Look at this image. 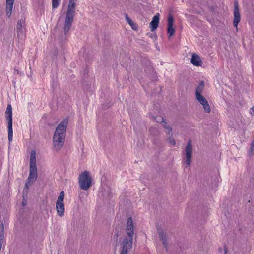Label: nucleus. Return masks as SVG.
Segmentation results:
<instances>
[{"label":"nucleus","mask_w":254,"mask_h":254,"mask_svg":"<svg viewBox=\"0 0 254 254\" xmlns=\"http://www.w3.org/2000/svg\"><path fill=\"white\" fill-rule=\"evenodd\" d=\"M38 170L36 165V153L35 151L32 150L29 156V174L25 184V187L28 188L38 178Z\"/></svg>","instance_id":"nucleus-1"},{"label":"nucleus","mask_w":254,"mask_h":254,"mask_svg":"<svg viewBox=\"0 0 254 254\" xmlns=\"http://www.w3.org/2000/svg\"><path fill=\"white\" fill-rule=\"evenodd\" d=\"M76 7V0H70L65 14V21L63 24V30L65 34L68 32L74 18Z\"/></svg>","instance_id":"nucleus-2"},{"label":"nucleus","mask_w":254,"mask_h":254,"mask_svg":"<svg viewBox=\"0 0 254 254\" xmlns=\"http://www.w3.org/2000/svg\"><path fill=\"white\" fill-rule=\"evenodd\" d=\"M68 120L67 119H64L58 125L53 136L54 142L62 143L64 142L65 139V132L67 129Z\"/></svg>","instance_id":"nucleus-3"},{"label":"nucleus","mask_w":254,"mask_h":254,"mask_svg":"<svg viewBox=\"0 0 254 254\" xmlns=\"http://www.w3.org/2000/svg\"><path fill=\"white\" fill-rule=\"evenodd\" d=\"M204 88V83L203 81L201 82L198 85L195 91V97L200 104L202 105L203 108L205 112L209 113L211 111V107L209 105L208 102L206 99L202 96V93Z\"/></svg>","instance_id":"nucleus-4"},{"label":"nucleus","mask_w":254,"mask_h":254,"mask_svg":"<svg viewBox=\"0 0 254 254\" xmlns=\"http://www.w3.org/2000/svg\"><path fill=\"white\" fill-rule=\"evenodd\" d=\"M93 178L90 172L85 171L79 176V184L80 188L84 190H88L92 184Z\"/></svg>","instance_id":"nucleus-5"},{"label":"nucleus","mask_w":254,"mask_h":254,"mask_svg":"<svg viewBox=\"0 0 254 254\" xmlns=\"http://www.w3.org/2000/svg\"><path fill=\"white\" fill-rule=\"evenodd\" d=\"M5 118L8 129L9 141H12L13 128H12V108L11 104H8L5 111Z\"/></svg>","instance_id":"nucleus-6"},{"label":"nucleus","mask_w":254,"mask_h":254,"mask_svg":"<svg viewBox=\"0 0 254 254\" xmlns=\"http://www.w3.org/2000/svg\"><path fill=\"white\" fill-rule=\"evenodd\" d=\"M64 192L61 191L56 201V210L60 217H63L65 215V206L64 202Z\"/></svg>","instance_id":"nucleus-7"},{"label":"nucleus","mask_w":254,"mask_h":254,"mask_svg":"<svg viewBox=\"0 0 254 254\" xmlns=\"http://www.w3.org/2000/svg\"><path fill=\"white\" fill-rule=\"evenodd\" d=\"M192 146L191 144H187L185 148L184 156L183 158V164L185 167L190 165L192 158Z\"/></svg>","instance_id":"nucleus-8"},{"label":"nucleus","mask_w":254,"mask_h":254,"mask_svg":"<svg viewBox=\"0 0 254 254\" xmlns=\"http://www.w3.org/2000/svg\"><path fill=\"white\" fill-rule=\"evenodd\" d=\"M132 241L133 238L129 236L123 238L121 241L122 250L120 254H127L132 248Z\"/></svg>","instance_id":"nucleus-9"},{"label":"nucleus","mask_w":254,"mask_h":254,"mask_svg":"<svg viewBox=\"0 0 254 254\" xmlns=\"http://www.w3.org/2000/svg\"><path fill=\"white\" fill-rule=\"evenodd\" d=\"M25 22L20 20L17 22L16 31L17 33V37L19 40L23 41L25 38V29L24 28Z\"/></svg>","instance_id":"nucleus-10"},{"label":"nucleus","mask_w":254,"mask_h":254,"mask_svg":"<svg viewBox=\"0 0 254 254\" xmlns=\"http://www.w3.org/2000/svg\"><path fill=\"white\" fill-rule=\"evenodd\" d=\"M234 26L237 28L238 23L241 20V16L238 2H237L234 3Z\"/></svg>","instance_id":"nucleus-11"},{"label":"nucleus","mask_w":254,"mask_h":254,"mask_svg":"<svg viewBox=\"0 0 254 254\" xmlns=\"http://www.w3.org/2000/svg\"><path fill=\"white\" fill-rule=\"evenodd\" d=\"M126 232L127 236L133 238L134 235V225L132 218L129 217L127 222Z\"/></svg>","instance_id":"nucleus-12"},{"label":"nucleus","mask_w":254,"mask_h":254,"mask_svg":"<svg viewBox=\"0 0 254 254\" xmlns=\"http://www.w3.org/2000/svg\"><path fill=\"white\" fill-rule=\"evenodd\" d=\"M173 26L174 19L173 18L172 16H169L168 18L167 23V33L169 38L174 34L175 30Z\"/></svg>","instance_id":"nucleus-13"},{"label":"nucleus","mask_w":254,"mask_h":254,"mask_svg":"<svg viewBox=\"0 0 254 254\" xmlns=\"http://www.w3.org/2000/svg\"><path fill=\"white\" fill-rule=\"evenodd\" d=\"M14 0H6L5 12L7 17H10L13 10Z\"/></svg>","instance_id":"nucleus-14"},{"label":"nucleus","mask_w":254,"mask_h":254,"mask_svg":"<svg viewBox=\"0 0 254 254\" xmlns=\"http://www.w3.org/2000/svg\"><path fill=\"white\" fill-rule=\"evenodd\" d=\"M159 22V16L158 14L155 15L152 18L150 23V30L152 31L156 29L158 27V24Z\"/></svg>","instance_id":"nucleus-15"},{"label":"nucleus","mask_w":254,"mask_h":254,"mask_svg":"<svg viewBox=\"0 0 254 254\" xmlns=\"http://www.w3.org/2000/svg\"><path fill=\"white\" fill-rule=\"evenodd\" d=\"M191 63L195 66H200L202 64V61L199 56L193 54L191 59Z\"/></svg>","instance_id":"nucleus-16"},{"label":"nucleus","mask_w":254,"mask_h":254,"mask_svg":"<svg viewBox=\"0 0 254 254\" xmlns=\"http://www.w3.org/2000/svg\"><path fill=\"white\" fill-rule=\"evenodd\" d=\"M126 19L127 23L129 24V25L131 27L132 29H133L134 30H136V29L138 28V26L136 23H134L132 21L131 19H130L129 17L127 16V15H126Z\"/></svg>","instance_id":"nucleus-17"},{"label":"nucleus","mask_w":254,"mask_h":254,"mask_svg":"<svg viewBox=\"0 0 254 254\" xmlns=\"http://www.w3.org/2000/svg\"><path fill=\"white\" fill-rule=\"evenodd\" d=\"M163 126L165 128V132L168 135L171 134L172 131V127H170V126L167 125V123L166 122H164V123H163Z\"/></svg>","instance_id":"nucleus-18"},{"label":"nucleus","mask_w":254,"mask_h":254,"mask_svg":"<svg viewBox=\"0 0 254 254\" xmlns=\"http://www.w3.org/2000/svg\"><path fill=\"white\" fill-rule=\"evenodd\" d=\"M159 238L163 242V243L165 245L167 239L166 234H164L163 232H161L159 233Z\"/></svg>","instance_id":"nucleus-19"},{"label":"nucleus","mask_w":254,"mask_h":254,"mask_svg":"<svg viewBox=\"0 0 254 254\" xmlns=\"http://www.w3.org/2000/svg\"><path fill=\"white\" fill-rule=\"evenodd\" d=\"M63 144L56 143V144H53L52 148L54 150L57 151L60 150V149H62V148H63Z\"/></svg>","instance_id":"nucleus-20"},{"label":"nucleus","mask_w":254,"mask_h":254,"mask_svg":"<svg viewBox=\"0 0 254 254\" xmlns=\"http://www.w3.org/2000/svg\"><path fill=\"white\" fill-rule=\"evenodd\" d=\"M59 4V0H52V7L56 8Z\"/></svg>","instance_id":"nucleus-21"},{"label":"nucleus","mask_w":254,"mask_h":254,"mask_svg":"<svg viewBox=\"0 0 254 254\" xmlns=\"http://www.w3.org/2000/svg\"><path fill=\"white\" fill-rule=\"evenodd\" d=\"M154 120H156L157 122L159 123V122H162L163 123H164V119L163 117H162L161 116H156L155 118H154Z\"/></svg>","instance_id":"nucleus-22"},{"label":"nucleus","mask_w":254,"mask_h":254,"mask_svg":"<svg viewBox=\"0 0 254 254\" xmlns=\"http://www.w3.org/2000/svg\"><path fill=\"white\" fill-rule=\"evenodd\" d=\"M254 152V144H251L250 148L249 150V153L250 155H252Z\"/></svg>","instance_id":"nucleus-23"},{"label":"nucleus","mask_w":254,"mask_h":254,"mask_svg":"<svg viewBox=\"0 0 254 254\" xmlns=\"http://www.w3.org/2000/svg\"><path fill=\"white\" fill-rule=\"evenodd\" d=\"M250 113L251 114L254 113V105L250 109Z\"/></svg>","instance_id":"nucleus-24"},{"label":"nucleus","mask_w":254,"mask_h":254,"mask_svg":"<svg viewBox=\"0 0 254 254\" xmlns=\"http://www.w3.org/2000/svg\"><path fill=\"white\" fill-rule=\"evenodd\" d=\"M26 204V201L24 199H23L22 201V205L23 206H25V205Z\"/></svg>","instance_id":"nucleus-25"},{"label":"nucleus","mask_w":254,"mask_h":254,"mask_svg":"<svg viewBox=\"0 0 254 254\" xmlns=\"http://www.w3.org/2000/svg\"><path fill=\"white\" fill-rule=\"evenodd\" d=\"M170 142H174V139H172V140L170 141Z\"/></svg>","instance_id":"nucleus-26"},{"label":"nucleus","mask_w":254,"mask_h":254,"mask_svg":"<svg viewBox=\"0 0 254 254\" xmlns=\"http://www.w3.org/2000/svg\"><path fill=\"white\" fill-rule=\"evenodd\" d=\"M224 254H226V253H225Z\"/></svg>","instance_id":"nucleus-27"}]
</instances>
